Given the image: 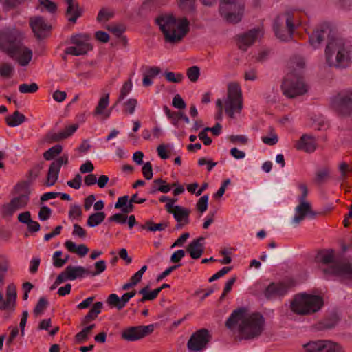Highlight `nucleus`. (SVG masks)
Returning <instances> with one entry per match:
<instances>
[{"instance_id":"1","label":"nucleus","mask_w":352,"mask_h":352,"mask_svg":"<svg viewBox=\"0 0 352 352\" xmlns=\"http://www.w3.org/2000/svg\"><path fill=\"white\" fill-rule=\"evenodd\" d=\"M246 309L240 307L234 309L226 322L229 329H233L239 322V335L242 339L250 340L259 336L264 329L265 318L259 313L245 316Z\"/></svg>"},{"instance_id":"2","label":"nucleus","mask_w":352,"mask_h":352,"mask_svg":"<svg viewBox=\"0 0 352 352\" xmlns=\"http://www.w3.org/2000/svg\"><path fill=\"white\" fill-rule=\"evenodd\" d=\"M290 67L292 70L283 78L281 89L286 97L293 98L307 92L303 77L305 62L300 57L296 58L290 63Z\"/></svg>"},{"instance_id":"3","label":"nucleus","mask_w":352,"mask_h":352,"mask_svg":"<svg viewBox=\"0 0 352 352\" xmlns=\"http://www.w3.org/2000/svg\"><path fill=\"white\" fill-rule=\"evenodd\" d=\"M156 23L162 32L164 39L170 43H178L189 32V21L186 18L179 19L173 15H161L156 18Z\"/></svg>"},{"instance_id":"4","label":"nucleus","mask_w":352,"mask_h":352,"mask_svg":"<svg viewBox=\"0 0 352 352\" xmlns=\"http://www.w3.org/2000/svg\"><path fill=\"white\" fill-rule=\"evenodd\" d=\"M318 259L327 265L323 269L326 274L337 276L346 283L352 281V259L339 262L333 250L322 252Z\"/></svg>"},{"instance_id":"5","label":"nucleus","mask_w":352,"mask_h":352,"mask_svg":"<svg viewBox=\"0 0 352 352\" xmlns=\"http://www.w3.org/2000/svg\"><path fill=\"white\" fill-rule=\"evenodd\" d=\"M226 114L231 118H234V113H239L243 109L242 91L239 84L230 82L228 86L227 97L223 102L218 99L216 105L219 111L216 115L217 120H221L223 115V107Z\"/></svg>"},{"instance_id":"6","label":"nucleus","mask_w":352,"mask_h":352,"mask_svg":"<svg viewBox=\"0 0 352 352\" xmlns=\"http://www.w3.org/2000/svg\"><path fill=\"white\" fill-rule=\"evenodd\" d=\"M295 29L294 14L292 11H286L274 19L273 30L275 36L282 41L292 39Z\"/></svg>"},{"instance_id":"7","label":"nucleus","mask_w":352,"mask_h":352,"mask_svg":"<svg viewBox=\"0 0 352 352\" xmlns=\"http://www.w3.org/2000/svg\"><path fill=\"white\" fill-rule=\"evenodd\" d=\"M330 107L340 116L352 115V88L344 89L333 96L329 101Z\"/></svg>"},{"instance_id":"8","label":"nucleus","mask_w":352,"mask_h":352,"mask_svg":"<svg viewBox=\"0 0 352 352\" xmlns=\"http://www.w3.org/2000/svg\"><path fill=\"white\" fill-rule=\"evenodd\" d=\"M23 34L15 29H6L0 32V49L9 56L23 45Z\"/></svg>"},{"instance_id":"9","label":"nucleus","mask_w":352,"mask_h":352,"mask_svg":"<svg viewBox=\"0 0 352 352\" xmlns=\"http://www.w3.org/2000/svg\"><path fill=\"white\" fill-rule=\"evenodd\" d=\"M243 8V0H221L219 12L226 21L236 23L242 19Z\"/></svg>"},{"instance_id":"10","label":"nucleus","mask_w":352,"mask_h":352,"mask_svg":"<svg viewBox=\"0 0 352 352\" xmlns=\"http://www.w3.org/2000/svg\"><path fill=\"white\" fill-rule=\"evenodd\" d=\"M91 37L87 34H76L70 36L69 42L72 46L64 50L65 55L82 56L92 50L93 46L90 43Z\"/></svg>"},{"instance_id":"11","label":"nucleus","mask_w":352,"mask_h":352,"mask_svg":"<svg viewBox=\"0 0 352 352\" xmlns=\"http://www.w3.org/2000/svg\"><path fill=\"white\" fill-rule=\"evenodd\" d=\"M16 288L14 284H9L6 287V298L0 292V310L4 311L3 318L7 320L10 318L16 308Z\"/></svg>"},{"instance_id":"12","label":"nucleus","mask_w":352,"mask_h":352,"mask_svg":"<svg viewBox=\"0 0 352 352\" xmlns=\"http://www.w3.org/2000/svg\"><path fill=\"white\" fill-rule=\"evenodd\" d=\"M341 43L342 38H335L329 40L327 44L324 52L325 63L331 67H338Z\"/></svg>"},{"instance_id":"13","label":"nucleus","mask_w":352,"mask_h":352,"mask_svg":"<svg viewBox=\"0 0 352 352\" xmlns=\"http://www.w3.org/2000/svg\"><path fill=\"white\" fill-rule=\"evenodd\" d=\"M211 338L206 329H201L192 334L188 341L187 346L190 351H199L205 349Z\"/></svg>"},{"instance_id":"14","label":"nucleus","mask_w":352,"mask_h":352,"mask_svg":"<svg viewBox=\"0 0 352 352\" xmlns=\"http://www.w3.org/2000/svg\"><path fill=\"white\" fill-rule=\"evenodd\" d=\"M154 331V324L130 327L123 331L122 338L127 341H135L151 334Z\"/></svg>"},{"instance_id":"15","label":"nucleus","mask_w":352,"mask_h":352,"mask_svg":"<svg viewBox=\"0 0 352 352\" xmlns=\"http://www.w3.org/2000/svg\"><path fill=\"white\" fill-rule=\"evenodd\" d=\"M309 352H345V350L338 342L329 340H320L309 342Z\"/></svg>"},{"instance_id":"16","label":"nucleus","mask_w":352,"mask_h":352,"mask_svg":"<svg viewBox=\"0 0 352 352\" xmlns=\"http://www.w3.org/2000/svg\"><path fill=\"white\" fill-rule=\"evenodd\" d=\"M263 32L260 28H254L247 32L236 36V43L239 49L246 51L256 40L263 36Z\"/></svg>"},{"instance_id":"17","label":"nucleus","mask_w":352,"mask_h":352,"mask_svg":"<svg viewBox=\"0 0 352 352\" xmlns=\"http://www.w3.org/2000/svg\"><path fill=\"white\" fill-rule=\"evenodd\" d=\"M300 188L302 191V195L299 197L300 204L295 208V214L292 219V223L298 225L303 221L308 214V202L305 201L307 189L305 184L300 186Z\"/></svg>"},{"instance_id":"18","label":"nucleus","mask_w":352,"mask_h":352,"mask_svg":"<svg viewBox=\"0 0 352 352\" xmlns=\"http://www.w3.org/2000/svg\"><path fill=\"white\" fill-rule=\"evenodd\" d=\"M30 25L37 38H45L51 30V25L47 24L43 17L38 16L32 17Z\"/></svg>"},{"instance_id":"19","label":"nucleus","mask_w":352,"mask_h":352,"mask_svg":"<svg viewBox=\"0 0 352 352\" xmlns=\"http://www.w3.org/2000/svg\"><path fill=\"white\" fill-rule=\"evenodd\" d=\"M137 194H134L129 200V196L124 195L118 198L115 204V208L120 209L124 214H129L133 211V203L143 204L146 201V199L140 198L136 200Z\"/></svg>"},{"instance_id":"20","label":"nucleus","mask_w":352,"mask_h":352,"mask_svg":"<svg viewBox=\"0 0 352 352\" xmlns=\"http://www.w3.org/2000/svg\"><path fill=\"white\" fill-rule=\"evenodd\" d=\"M338 69H344L352 65V45L342 38Z\"/></svg>"},{"instance_id":"21","label":"nucleus","mask_w":352,"mask_h":352,"mask_svg":"<svg viewBox=\"0 0 352 352\" xmlns=\"http://www.w3.org/2000/svg\"><path fill=\"white\" fill-rule=\"evenodd\" d=\"M291 309L298 315L308 314V294L304 293L295 296L291 302Z\"/></svg>"},{"instance_id":"22","label":"nucleus","mask_w":352,"mask_h":352,"mask_svg":"<svg viewBox=\"0 0 352 352\" xmlns=\"http://www.w3.org/2000/svg\"><path fill=\"white\" fill-rule=\"evenodd\" d=\"M289 289V285L283 282L271 283L264 292L267 299L285 295Z\"/></svg>"},{"instance_id":"23","label":"nucleus","mask_w":352,"mask_h":352,"mask_svg":"<svg viewBox=\"0 0 352 352\" xmlns=\"http://www.w3.org/2000/svg\"><path fill=\"white\" fill-rule=\"evenodd\" d=\"M65 1L67 5L65 16L69 22L76 23L77 19L82 16L83 9L80 7L79 3L74 0H65Z\"/></svg>"},{"instance_id":"24","label":"nucleus","mask_w":352,"mask_h":352,"mask_svg":"<svg viewBox=\"0 0 352 352\" xmlns=\"http://www.w3.org/2000/svg\"><path fill=\"white\" fill-rule=\"evenodd\" d=\"M33 53L32 50L26 47L23 44L16 50L13 56H10L12 58H14L21 66L28 65L32 58Z\"/></svg>"},{"instance_id":"25","label":"nucleus","mask_w":352,"mask_h":352,"mask_svg":"<svg viewBox=\"0 0 352 352\" xmlns=\"http://www.w3.org/2000/svg\"><path fill=\"white\" fill-rule=\"evenodd\" d=\"M204 240V238L200 236L188 244L186 250L190 254L192 258L197 259L200 258L204 253V246L201 243Z\"/></svg>"},{"instance_id":"26","label":"nucleus","mask_w":352,"mask_h":352,"mask_svg":"<svg viewBox=\"0 0 352 352\" xmlns=\"http://www.w3.org/2000/svg\"><path fill=\"white\" fill-rule=\"evenodd\" d=\"M109 94H105L102 96L94 111V116H103L104 118H108L110 116L111 109L107 111L106 109L109 105Z\"/></svg>"},{"instance_id":"27","label":"nucleus","mask_w":352,"mask_h":352,"mask_svg":"<svg viewBox=\"0 0 352 352\" xmlns=\"http://www.w3.org/2000/svg\"><path fill=\"white\" fill-rule=\"evenodd\" d=\"M131 298L124 293L121 298L116 294H110L107 299V304L111 306L116 307L118 310L122 309L126 305V303L129 301Z\"/></svg>"},{"instance_id":"28","label":"nucleus","mask_w":352,"mask_h":352,"mask_svg":"<svg viewBox=\"0 0 352 352\" xmlns=\"http://www.w3.org/2000/svg\"><path fill=\"white\" fill-rule=\"evenodd\" d=\"M190 210L180 206H175L173 217L177 223L183 222V224H188Z\"/></svg>"},{"instance_id":"29","label":"nucleus","mask_w":352,"mask_h":352,"mask_svg":"<svg viewBox=\"0 0 352 352\" xmlns=\"http://www.w3.org/2000/svg\"><path fill=\"white\" fill-rule=\"evenodd\" d=\"M25 120V116L19 111H15L12 115H9L6 118V124L11 127H15L21 124Z\"/></svg>"},{"instance_id":"30","label":"nucleus","mask_w":352,"mask_h":352,"mask_svg":"<svg viewBox=\"0 0 352 352\" xmlns=\"http://www.w3.org/2000/svg\"><path fill=\"white\" fill-rule=\"evenodd\" d=\"M65 248L72 253H76L80 256H85L89 252V248L84 244H80L78 247L75 243L72 241H67L65 243Z\"/></svg>"},{"instance_id":"31","label":"nucleus","mask_w":352,"mask_h":352,"mask_svg":"<svg viewBox=\"0 0 352 352\" xmlns=\"http://www.w3.org/2000/svg\"><path fill=\"white\" fill-rule=\"evenodd\" d=\"M67 272L70 277V280H75L78 278H82L85 275H89V271L82 266H72L67 267Z\"/></svg>"},{"instance_id":"32","label":"nucleus","mask_w":352,"mask_h":352,"mask_svg":"<svg viewBox=\"0 0 352 352\" xmlns=\"http://www.w3.org/2000/svg\"><path fill=\"white\" fill-rule=\"evenodd\" d=\"M327 30L328 27L325 26L320 30H316L309 38V44L317 47L324 41Z\"/></svg>"},{"instance_id":"33","label":"nucleus","mask_w":352,"mask_h":352,"mask_svg":"<svg viewBox=\"0 0 352 352\" xmlns=\"http://www.w3.org/2000/svg\"><path fill=\"white\" fill-rule=\"evenodd\" d=\"M160 68L158 67H147L144 74V77L142 80L144 87H149L153 84L152 78L155 77L160 73Z\"/></svg>"},{"instance_id":"34","label":"nucleus","mask_w":352,"mask_h":352,"mask_svg":"<svg viewBox=\"0 0 352 352\" xmlns=\"http://www.w3.org/2000/svg\"><path fill=\"white\" fill-rule=\"evenodd\" d=\"M323 305L324 300L321 296L309 294V314L318 311Z\"/></svg>"},{"instance_id":"35","label":"nucleus","mask_w":352,"mask_h":352,"mask_svg":"<svg viewBox=\"0 0 352 352\" xmlns=\"http://www.w3.org/2000/svg\"><path fill=\"white\" fill-rule=\"evenodd\" d=\"M177 184L173 183L171 186L168 184L166 181L162 179H155L153 184V190H151V193H154L156 191H160L163 193L168 192L171 186H176Z\"/></svg>"},{"instance_id":"36","label":"nucleus","mask_w":352,"mask_h":352,"mask_svg":"<svg viewBox=\"0 0 352 352\" xmlns=\"http://www.w3.org/2000/svg\"><path fill=\"white\" fill-rule=\"evenodd\" d=\"M167 227L168 223L166 222L155 223L152 221H146L144 224L140 226L141 229L151 232L163 231Z\"/></svg>"},{"instance_id":"37","label":"nucleus","mask_w":352,"mask_h":352,"mask_svg":"<svg viewBox=\"0 0 352 352\" xmlns=\"http://www.w3.org/2000/svg\"><path fill=\"white\" fill-rule=\"evenodd\" d=\"M106 214L104 212H95L89 215L87 224L93 228L100 225L105 219Z\"/></svg>"},{"instance_id":"38","label":"nucleus","mask_w":352,"mask_h":352,"mask_svg":"<svg viewBox=\"0 0 352 352\" xmlns=\"http://www.w3.org/2000/svg\"><path fill=\"white\" fill-rule=\"evenodd\" d=\"M29 196L28 195H21L11 199L10 203L16 210L25 208L29 202Z\"/></svg>"},{"instance_id":"39","label":"nucleus","mask_w":352,"mask_h":352,"mask_svg":"<svg viewBox=\"0 0 352 352\" xmlns=\"http://www.w3.org/2000/svg\"><path fill=\"white\" fill-rule=\"evenodd\" d=\"M59 172L60 170L50 164L47 175V181L45 182L46 186H51L56 182Z\"/></svg>"},{"instance_id":"40","label":"nucleus","mask_w":352,"mask_h":352,"mask_svg":"<svg viewBox=\"0 0 352 352\" xmlns=\"http://www.w3.org/2000/svg\"><path fill=\"white\" fill-rule=\"evenodd\" d=\"M329 176V170L327 168H322L317 170L314 182L318 185L326 182Z\"/></svg>"},{"instance_id":"41","label":"nucleus","mask_w":352,"mask_h":352,"mask_svg":"<svg viewBox=\"0 0 352 352\" xmlns=\"http://www.w3.org/2000/svg\"><path fill=\"white\" fill-rule=\"evenodd\" d=\"M131 89L132 82L131 80H129L126 81L122 85L118 100L115 103V104L111 107V109L114 108L119 102L123 100L125 98V97L128 95V94L131 91Z\"/></svg>"},{"instance_id":"42","label":"nucleus","mask_w":352,"mask_h":352,"mask_svg":"<svg viewBox=\"0 0 352 352\" xmlns=\"http://www.w3.org/2000/svg\"><path fill=\"white\" fill-rule=\"evenodd\" d=\"M325 126L324 118L320 115H314L309 119V127L315 130H320Z\"/></svg>"},{"instance_id":"43","label":"nucleus","mask_w":352,"mask_h":352,"mask_svg":"<svg viewBox=\"0 0 352 352\" xmlns=\"http://www.w3.org/2000/svg\"><path fill=\"white\" fill-rule=\"evenodd\" d=\"M43 168V163L38 164L35 165L32 168H31L27 175V179L29 183L34 181L40 175L41 170Z\"/></svg>"},{"instance_id":"44","label":"nucleus","mask_w":352,"mask_h":352,"mask_svg":"<svg viewBox=\"0 0 352 352\" xmlns=\"http://www.w3.org/2000/svg\"><path fill=\"white\" fill-rule=\"evenodd\" d=\"M63 151V147L60 144H56L51 147L43 153V157L46 160H52L56 155H59Z\"/></svg>"},{"instance_id":"45","label":"nucleus","mask_w":352,"mask_h":352,"mask_svg":"<svg viewBox=\"0 0 352 352\" xmlns=\"http://www.w3.org/2000/svg\"><path fill=\"white\" fill-rule=\"evenodd\" d=\"M149 286L147 285L143 288H142L138 292L140 294L142 295V298L139 300L140 302H144L146 300H153L157 298L155 295L153 291H148Z\"/></svg>"},{"instance_id":"46","label":"nucleus","mask_w":352,"mask_h":352,"mask_svg":"<svg viewBox=\"0 0 352 352\" xmlns=\"http://www.w3.org/2000/svg\"><path fill=\"white\" fill-rule=\"evenodd\" d=\"M114 16V12L107 8H102L97 16V21L99 22H106Z\"/></svg>"},{"instance_id":"47","label":"nucleus","mask_w":352,"mask_h":352,"mask_svg":"<svg viewBox=\"0 0 352 352\" xmlns=\"http://www.w3.org/2000/svg\"><path fill=\"white\" fill-rule=\"evenodd\" d=\"M38 90V86L36 82L31 84H21L19 87V91L22 94H33Z\"/></svg>"},{"instance_id":"48","label":"nucleus","mask_w":352,"mask_h":352,"mask_svg":"<svg viewBox=\"0 0 352 352\" xmlns=\"http://www.w3.org/2000/svg\"><path fill=\"white\" fill-rule=\"evenodd\" d=\"M8 260L4 255H0V283H3L6 273L8 270Z\"/></svg>"},{"instance_id":"49","label":"nucleus","mask_w":352,"mask_h":352,"mask_svg":"<svg viewBox=\"0 0 352 352\" xmlns=\"http://www.w3.org/2000/svg\"><path fill=\"white\" fill-rule=\"evenodd\" d=\"M164 110L169 119H171L172 124L175 126H177L178 122L181 120L180 115L182 112L171 111L167 106L164 107Z\"/></svg>"},{"instance_id":"50","label":"nucleus","mask_w":352,"mask_h":352,"mask_svg":"<svg viewBox=\"0 0 352 352\" xmlns=\"http://www.w3.org/2000/svg\"><path fill=\"white\" fill-rule=\"evenodd\" d=\"M14 72V67L9 63H3L0 65V76L3 78H10Z\"/></svg>"},{"instance_id":"51","label":"nucleus","mask_w":352,"mask_h":352,"mask_svg":"<svg viewBox=\"0 0 352 352\" xmlns=\"http://www.w3.org/2000/svg\"><path fill=\"white\" fill-rule=\"evenodd\" d=\"M44 140L45 142L52 144L53 142H60L63 140H65V138H63V135H62L61 132H48L45 135Z\"/></svg>"},{"instance_id":"52","label":"nucleus","mask_w":352,"mask_h":352,"mask_svg":"<svg viewBox=\"0 0 352 352\" xmlns=\"http://www.w3.org/2000/svg\"><path fill=\"white\" fill-rule=\"evenodd\" d=\"M186 75L191 82H197L199 75L200 69L197 66H192L187 69Z\"/></svg>"},{"instance_id":"53","label":"nucleus","mask_w":352,"mask_h":352,"mask_svg":"<svg viewBox=\"0 0 352 352\" xmlns=\"http://www.w3.org/2000/svg\"><path fill=\"white\" fill-rule=\"evenodd\" d=\"M49 305V302L45 297H41L34 309V313L35 315H38L47 308Z\"/></svg>"},{"instance_id":"54","label":"nucleus","mask_w":352,"mask_h":352,"mask_svg":"<svg viewBox=\"0 0 352 352\" xmlns=\"http://www.w3.org/2000/svg\"><path fill=\"white\" fill-rule=\"evenodd\" d=\"M102 307L103 303L102 302H96L93 305L91 309L87 314L94 320H96L98 314L101 312Z\"/></svg>"},{"instance_id":"55","label":"nucleus","mask_w":352,"mask_h":352,"mask_svg":"<svg viewBox=\"0 0 352 352\" xmlns=\"http://www.w3.org/2000/svg\"><path fill=\"white\" fill-rule=\"evenodd\" d=\"M236 277L233 276L226 282V286H225L223 291V292L219 298V300L220 302H222L224 300V298L226 297L228 294L232 290V286H233L234 283L236 282Z\"/></svg>"},{"instance_id":"56","label":"nucleus","mask_w":352,"mask_h":352,"mask_svg":"<svg viewBox=\"0 0 352 352\" xmlns=\"http://www.w3.org/2000/svg\"><path fill=\"white\" fill-rule=\"evenodd\" d=\"M295 148L299 151H304L308 152V135L304 134L300 139L296 142Z\"/></svg>"},{"instance_id":"57","label":"nucleus","mask_w":352,"mask_h":352,"mask_svg":"<svg viewBox=\"0 0 352 352\" xmlns=\"http://www.w3.org/2000/svg\"><path fill=\"white\" fill-rule=\"evenodd\" d=\"M107 29L117 37H120L125 31L124 26L119 24L109 25Z\"/></svg>"},{"instance_id":"58","label":"nucleus","mask_w":352,"mask_h":352,"mask_svg":"<svg viewBox=\"0 0 352 352\" xmlns=\"http://www.w3.org/2000/svg\"><path fill=\"white\" fill-rule=\"evenodd\" d=\"M16 211V210L10 201L8 204H4L2 206L1 216L3 218L10 217Z\"/></svg>"},{"instance_id":"59","label":"nucleus","mask_w":352,"mask_h":352,"mask_svg":"<svg viewBox=\"0 0 352 352\" xmlns=\"http://www.w3.org/2000/svg\"><path fill=\"white\" fill-rule=\"evenodd\" d=\"M90 335L91 334L87 331H86L85 328H83L74 336L75 342L77 344L84 343L89 339Z\"/></svg>"},{"instance_id":"60","label":"nucleus","mask_w":352,"mask_h":352,"mask_svg":"<svg viewBox=\"0 0 352 352\" xmlns=\"http://www.w3.org/2000/svg\"><path fill=\"white\" fill-rule=\"evenodd\" d=\"M208 195H206L199 198L198 200L196 207L197 210L203 213L208 208Z\"/></svg>"},{"instance_id":"61","label":"nucleus","mask_w":352,"mask_h":352,"mask_svg":"<svg viewBox=\"0 0 352 352\" xmlns=\"http://www.w3.org/2000/svg\"><path fill=\"white\" fill-rule=\"evenodd\" d=\"M52 215V210L46 206H43L40 208V210L38 212V219L41 221H47L50 218Z\"/></svg>"},{"instance_id":"62","label":"nucleus","mask_w":352,"mask_h":352,"mask_svg":"<svg viewBox=\"0 0 352 352\" xmlns=\"http://www.w3.org/2000/svg\"><path fill=\"white\" fill-rule=\"evenodd\" d=\"M127 216L126 214L122 213H116L112 216H111L108 219V221L109 222H116L117 223L124 224L127 220Z\"/></svg>"},{"instance_id":"63","label":"nucleus","mask_w":352,"mask_h":352,"mask_svg":"<svg viewBox=\"0 0 352 352\" xmlns=\"http://www.w3.org/2000/svg\"><path fill=\"white\" fill-rule=\"evenodd\" d=\"M94 266L96 268V271H94V272L89 271V274L91 275L92 276H97V275L101 274L106 270V267H107L106 262L104 260H100V261H97L96 263H95Z\"/></svg>"},{"instance_id":"64","label":"nucleus","mask_w":352,"mask_h":352,"mask_svg":"<svg viewBox=\"0 0 352 352\" xmlns=\"http://www.w3.org/2000/svg\"><path fill=\"white\" fill-rule=\"evenodd\" d=\"M138 104V101L135 98H130L124 103V111L128 112L129 114H133Z\"/></svg>"}]
</instances>
